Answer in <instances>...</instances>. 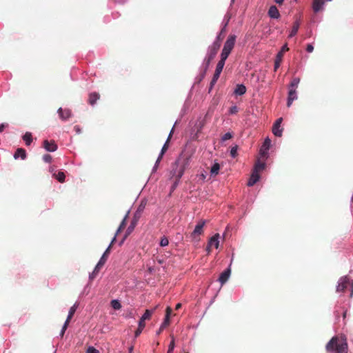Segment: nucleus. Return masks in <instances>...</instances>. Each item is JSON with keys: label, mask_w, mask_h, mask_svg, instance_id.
I'll return each instance as SVG.
<instances>
[{"label": "nucleus", "mask_w": 353, "mask_h": 353, "mask_svg": "<svg viewBox=\"0 0 353 353\" xmlns=\"http://www.w3.org/2000/svg\"><path fill=\"white\" fill-rule=\"evenodd\" d=\"M326 350L329 353H347V343L346 340L337 336L332 337L326 345Z\"/></svg>", "instance_id": "1"}, {"label": "nucleus", "mask_w": 353, "mask_h": 353, "mask_svg": "<svg viewBox=\"0 0 353 353\" xmlns=\"http://www.w3.org/2000/svg\"><path fill=\"white\" fill-rule=\"evenodd\" d=\"M190 164L189 158L184 156H180L175 161L172 170V176L177 178L180 181L184 174L185 170L188 168Z\"/></svg>", "instance_id": "2"}, {"label": "nucleus", "mask_w": 353, "mask_h": 353, "mask_svg": "<svg viewBox=\"0 0 353 353\" xmlns=\"http://www.w3.org/2000/svg\"><path fill=\"white\" fill-rule=\"evenodd\" d=\"M236 37L234 34L228 36L222 50L221 57L227 59L232 49L234 47Z\"/></svg>", "instance_id": "3"}, {"label": "nucleus", "mask_w": 353, "mask_h": 353, "mask_svg": "<svg viewBox=\"0 0 353 353\" xmlns=\"http://www.w3.org/2000/svg\"><path fill=\"white\" fill-rule=\"evenodd\" d=\"M205 224V221H199L194 230L190 234L189 236L192 241L199 242L200 241V236L203 234Z\"/></svg>", "instance_id": "4"}, {"label": "nucleus", "mask_w": 353, "mask_h": 353, "mask_svg": "<svg viewBox=\"0 0 353 353\" xmlns=\"http://www.w3.org/2000/svg\"><path fill=\"white\" fill-rule=\"evenodd\" d=\"M226 59H223V57H221V59L219 60V61L218 62L217 65H216V70H215V72L214 73V75H213V77L211 80V82H210V90L212 89L213 86L215 85V83H216V81H218L219 77H220V74L223 70V68L225 65V62Z\"/></svg>", "instance_id": "5"}, {"label": "nucleus", "mask_w": 353, "mask_h": 353, "mask_svg": "<svg viewBox=\"0 0 353 353\" xmlns=\"http://www.w3.org/2000/svg\"><path fill=\"white\" fill-rule=\"evenodd\" d=\"M115 241H116V236H114L110 245L106 249V250L104 252V253L103 254L102 256L101 257L99 261L97 264V265H96L97 270H100L104 265L105 262L107 261L108 257L110 254L111 246L112 245V244L114 243Z\"/></svg>", "instance_id": "6"}, {"label": "nucleus", "mask_w": 353, "mask_h": 353, "mask_svg": "<svg viewBox=\"0 0 353 353\" xmlns=\"http://www.w3.org/2000/svg\"><path fill=\"white\" fill-rule=\"evenodd\" d=\"M288 50H289V48H288L287 44H285L281 48V50L278 52V54H276L275 61H274V71H276L277 69L280 67L281 63L283 59V54Z\"/></svg>", "instance_id": "7"}, {"label": "nucleus", "mask_w": 353, "mask_h": 353, "mask_svg": "<svg viewBox=\"0 0 353 353\" xmlns=\"http://www.w3.org/2000/svg\"><path fill=\"white\" fill-rule=\"evenodd\" d=\"M172 133H173V128L172 129V130H171V132H170V134L168 136V138L166 142L164 143V145H163V148H162V149L161 150V152H160V154H159V157H158V158H157V159L156 161V163H155L154 167L153 168V170H157L159 163H160L161 159L163 158V156L164 155V154L167 151V150L168 148V143H169V141L170 140V138H171V137L172 135Z\"/></svg>", "instance_id": "8"}, {"label": "nucleus", "mask_w": 353, "mask_h": 353, "mask_svg": "<svg viewBox=\"0 0 353 353\" xmlns=\"http://www.w3.org/2000/svg\"><path fill=\"white\" fill-rule=\"evenodd\" d=\"M350 286V281L347 276L341 277L339 281V284L336 288L338 292H343Z\"/></svg>", "instance_id": "9"}, {"label": "nucleus", "mask_w": 353, "mask_h": 353, "mask_svg": "<svg viewBox=\"0 0 353 353\" xmlns=\"http://www.w3.org/2000/svg\"><path fill=\"white\" fill-rule=\"evenodd\" d=\"M220 41L215 40L214 43L210 46H209L207 54L214 58L220 48Z\"/></svg>", "instance_id": "10"}, {"label": "nucleus", "mask_w": 353, "mask_h": 353, "mask_svg": "<svg viewBox=\"0 0 353 353\" xmlns=\"http://www.w3.org/2000/svg\"><path fill=\"white\" fill-rule=\"evenodd\" d=\"M283 121L282 118H279L273 125L272 132L276 137H281L283 128H281V124Z\"/></svg>", "instance_id": "11"}, {"label": "nucleus", "mask_w": 353, "mask_h": 353, "mask_svg": "<svg viewBox=\"0 0 353 353\" xmlns=\"http://www.w3.org/2000/svg\"><path fill=\"white\" fill-rule=\"evenodd\" d=\"M270 144H271V141L269 138H266L260 149V155L262 157H266L267 154H268V151L270 149Z\"/></svg>", "instance_id": "12"}, {"label": "nucleus", "mask_w": 353, "mask_h": 353, "mask_svg": "<svg viewBox=\"0 0 353 353\" xmlns=\"http://www.w3.org/2000/svg\"><path fill=\"white\" fill-rule=\"evenodd\" d=\"M60 119L63 121H65L68 119L72 116V112L70 109L62 108H59L57 111Z\"/></svg>", "instance_id": "13"}, {"label": "nucleus", "mask_w": 353, "mask_h": 353, "mask_svg": "<svg viewBox=\"0 0 353 353\" xmlns=\"http://www.w3.org/2000/svg\"><path fill=\"white\" fill-rule=\"evenodd\" d=\"M43 148L48 152H54L57 150V145L55 143V141L52 140L50 141L48 140H44L43 142Z\"/></svg>", "instance_id": "14"}, {"label": "nucleus", "mask_w": 353, "mask_h": 353, "mask_svg": "<svg viewBox=\"0 0 353 353\" xmlns=\"http://www.w3.org/2000/svg\"><path fill=\"white\" fill-rule=\"evenodd\" d=\"M332 0H314L312 3V8L314 12L320 11L325 1H331Z\"/></svg>", "instance_id": "15"}, {"label": "nucleus", "mask_w": 353, "mask_h": 353, "mask_svg": "<svg viewBox=\"0 0 353 353\" xmlns=\"http://www.w3.org/2000/svg\"><path fill=\"white\" fill-rule=\"evenodd\" d=\"M230 273H231V270L230 268H228L226 270H225L221 274H220V276L219 278V281L221 283V284L223 285V284H225L228 279L230 278Z\"/></svg>", "instance_id": "16"}, {"label": "nucleus", "mask_w": 353, "mask_h": 353, "mask_svg": "<svg viewBox=\"0 0 353 353\" xmlns=\"http://www.w3.org/2000/svg\"><path fill=\"white\" fill-rule=\"evenodd\" d=\"M296 99H297V95H296V90H294V88L293 89L289 88L287 106L290 107L291 105L292 104V102Z\"/></svg>", "instance_id": "17"}, {"label": "nucleus", "mask_w": 353, "mask_h": 353, "mask_svg": "<svg viewBox=\"0 0 353 353\" xmlns=\"http://www.w3.org/2000/svg\"><path fill=\"white\" fill-rule=\"evenodd\" d=\"M260 179L259 173L256 171H252L250 178L248 182V186H253Z\"/></svg>", "instance_id": "18"}, {"label": "nucleus", "mask_w": 353, "mask_h": 353, "mask_svg": "<svg viewBox=\"0 0 353 353\" xmlns=\"http://www.w3.org/2000/svg\"><path fill=\"white\" fill-rule=\"evenodd\" d=\"M219 234H216L213 236H212L208 241L209 247L214 246L215 248L217 249L219 245Z\"/></svg>", "instance_id": "19"}, {"label": "nucleus", "mask_w": 353, "mask_h": 353, "mask_svg": "<svg viewBox=\"0 0 353 353\" xmlns=\"http://www.w3.org/2000/svg\"><path fill=\"white\" fill-rule=\"evenodd\" d=\"M100 99V94L98 92H94L89 94L88 103L91 105H94L97 100Z\"/></svg>", "instance_id": "20"}, {"label": "nucleus", "mask_w": 353, "mask_h": 353, "mask_svg": "<svg viewBox=\"0 0 353 353\" xmlns=\"http://www.w3.org/2000/svg\"><path fill=\"white\" fill-rule=\"evenodd\" d=\"M268 14L271 18L278 19L280 17L279 12L275 6H272L269 10Z\"/></svg>", "instance_id": "21"}, {"label": "nucleus", "mask_w": 353, "mask_h": 353, "mask_svg": "<svg viewBox=\"0 0 353 353\" xmlns=\"http://www.w3.org/2000/svg\"><path fill=\"white\" fill-rule=\"evenodd\" d=\"M265 168V163L263 161H261L259 159L257 160L256 163L254 165V171H256V172L259 173V172L263 170Z\"/></svg>", "instance_id": "22"}, {"label": "nucleus", "mask_w": 353, "mask_h": 353, "mask_svg": "<svg viewBox=\"0 0 353 353\" xmlns=\"http://www.w3.org/2000/svg\"><path fill=\"white\" fill-rule=\"evenodd\" d=\"M14 159L21 157V159H25L26 157V150L23 148H18L14 154Z\"/></svg>", "instance_id": "23"}, {"label": "nucleus", "mask_w": 353, "mask_h": 353, "mask_svg": "<svg viewBox=\"0 0 353 353\" xmlns=\"http://www.w3.org/2000/svg\"><path fill=\"white\" fill-rule=\"evenodd\" d=\"M245 92H246V88L243 84L237 85L234 90V93L236 95H243V94L245 93Z\"/></svg>", "instance_id": "24"}, {"label": "nucleus", "mask_w": 353, "mask_h": 353, "mask_svg": "<svg viewBox=\"0 0 353 353\" xmlns=\"http://www.w3.org/2000/svg\"><path fill=\"white\" fill-rule=\"evenodd\" d=\"M299 26H300L299 22L298 21H296L293 24L291 32L289 34V37H292L296 34V33L299 30Z\"/></svg>", "instance_id": "25"}, {"label": "nucleus", "mask_w": 353, "mask_h": 353, "mask_svg": "<svg viewBox=\"0 0 353 353\" xmlns=\"http://www.w3.org/2000/svg\"><path fill=\"white\" fill-rule=\"evenodd\" d=\"M220 170V165L219 163H214L210 170L211 176H216Z\"/></svg>", "instance_id": "26"}, {"label": "nucleus", "mask_w": 353, "mask_h": 353, "mask_svg": "<svg viewBox=\"0 0 353 353\" xmlns=\"http://www.w3.org/2000/svg\"><path fill=\"white\" fill-rule=\"evenodd\" d=\"M157 307V306L155 307L153 310H146L145 313L141 316V319H143L144 321L150 319L154 311L156 310Z\"/></svg>", "instance_id": "27"}, {"label": "nucleus", "mask_w": 353, "mask_h": 353, "mask_svg": "<svg viewBox=\"0 0 353 353\" xmlns=\"http://www.w3.org/2000/svg\"><path fill=\"white\" fill-rule=\"evenodd\" d=\"M23 141L27 145H30L32 141V137L30 132H26L23 137Z\"/></svg>", "instance_id": "28"}, {"label": "nucleus", "mask_w": 353, "mask_h": 353, "mask_svg": "<svg viewBox=\"0 0 353 353\" xmlns=\"http://www.w3.org/2000/svg\"><path fill=\"white\" fill-rule=\"evenodd\" d=\"M299 82H300V79L299 78H298V77L294 78L292 80V81H291V83H290V84L289 85V88L290 89H293L294 88V90H296L298 88Z\"/></svg>", "instance_id": "29"}, {"label": "nucleus", "mask_w": 353, "mask_h": 353, "mask_svg": "<svg viewBox=\"0 0 353 353\" xmlns=\"http://www.w3.org/2000/svg\"><path fill=\"white\" fill-rule=\"evenodd\" d=\"M110 305L114 310H119L121 307V305L118 300H112Z\"/></svg>", "instance_id": "30"}, {"label": "nucleus", "mask_w": 353, "mask_h": 353, "mask_svg": "<svg viewBox=\"0 0 353 353\" xmlns=\"http://www.w3.org/2000/svg\"><path fill=\"white\" fill-rule=\"evenodd\" d=\"M214 59V57H212V56H210L208 54L206 55L205 59H204V63H205V69L207 70L210 62Z\"/></svg>", "instance_id": "31"}, {"label": "nucleus", "mask_w": 353, "mask_h": 353, "mask_svg": "<svg viewBox=\"0 0 353 353\" xmlns=\"http://www.w3.org/2000/svg\"><path fill=\"white\" fill-rule=\"evenodd\" d=\"M65 178V175L63 172H59L57 174H56V179L61 183L64 182Z\"/></svg>", "instance_id": "32"}, {"label": "nucleus", "mask_w": 353, "mask_h": 353, "mask_svg": "<svg viewBox=\"0 0 353 353\" xmlns=\"http://www.w3.org/2000/svg\"><path fill=\"white\" fill-rule=\"evenodd\" d=\"M125 221H126V217H125L123 219V221H121L114 236L117 237V236L119 234V233L125 227V225H126Z\"/></svg>", "instance_id": "33"}, {"label": "nucleus", "mask_w": 353, "mask_h": 353, "mask_svg": "<svg viewBox=\"0 0 353 353\" xmlns=\"http://www.w3.org/2000/svg\"><path fill=\"white\" fill-rule=\"evenodd\" d=\"M174 345H174V339L173 336H172V341L169 345L168 350L167 353H173Z\"/></svg>", "instance_id": "34"}, {"label": "nucleus", "mask_w": 353, "mask_h": 353, "mask_svg": "<svg viewBox=\"0 0 353 353\" xmlns=\"http://www.w3.org/2000/svg\"><path fill=\"white\" fill-rule=\"evenodd\" d=\"M169 243V241H168V239L165 236H163L161 239V241H160V245L161 247H165V246H167Z\"/></svg>", "instance_id": "35"}, {"label": "nucleus", "mask_w": 353, "mask_h": 353, "mask_svg": "<svg viewBox=\"0 0 353 353\" xmlns=\"http://www.w3.org/2000/svg\"><path fill=\"white\" fill-rule=\"evenodd\" d=\"M170 325V319H168V316H165L163 322L161 323V328L165 329L166 327H168Z\"/></svg>", "instance_id": "36"}, {"label": "nucleus", "mask_w": 353, "mask_h": 353, "mask_svg": "<svg viewBox=\"0 0 353 353\" xmlns=\"http://www.w3.org/2000/svg\"><path fill=\"white\" fill-rule=\"evenodd\" d=\"M77 307H78V304L77 303H75L74 304L70 309L69 310V314L70 315H72L73 316V315L74 314L77 309Z\"/></svg>", "instance_id": "37"}, {"label": "nucleus", "mask_w": 353, "mask_h": 353, "mask_svg": "<svg viewBox=\"0 0 353 353\" xmlns=\"http://www.w3.org/2000/svg\"><path fill=\"white\" fill-rule=\"evenodd\" d=\"M237 148L238 147L236 145L232 147L230 150V155L232 157L235 158L237 155Z\"/></svg>", "instance_id": "38"}, {"label": "nucleus", "mask_w": 353, "mask_h": 353, "mask_svg": "<svg viewBox=\"0 0 353 353\" xmlns=\"http://www.w3.org/2000/svg\"><path fill=\"white\" fill-rule=\"evenodd\" d=\"M52 156L50 154H44L43 156V160L46 163H50L52 161Z\"/></svg>", "instance_id": "39"}, {"label": "nucleus", "mask_w": 353, "mask_h": 353, "mask_svg": "<svg viewBox=\"0 0 353 353\" xmlns=\"http://www.w3.org/2000/svg\"><path fill=\"white\" fill-rule=\"evenodd\" d=\"M229 112L231 114H234L238 112V108L236 105L232 106Z\"/></svg>", "instance_id": "40"}, {"label": "nucleus", "mask_w": 353, "mask_h": 353, "mask_svg": "<svg viewBox=\"0 0 353 353\" xmlns=\"http://www.w3.org/2000/svg\"><path fill=\"white\" fill-rule=\"evenodd\" d=\"M86 353H99V351L95 349L94 347H89L86 351Z\"/></svg>", "instance_id": "41"}, {"label": "nucleus", "mask_w": 353, "mask_h": 353, "mask_svg": "<svg viewBox=\"0 0 353 353\" xmlns=\"http://www.w3.org/2000/svg\"><path fill=\"white\" fill-rule=\"evenodd\" d=\"M232 137V134H231L230 132H227V133H225V134L223 136V137H222V140H223V141H227V140H228V139H230Z\"/></svg>", "instance_id": "42"}, {"label": "nucleus", "mask_w": 353, "mask_h": 353, "mask_svg": "<svg viewBox=\"0 0 353 353\" xmlns=\"http://www.w3.org/2000/svg\"><path fill=\"white\" fill-rule=\"evenodd\" d=\"M99 270H97L96 267H95L94 270H93V272L90 275V279H93L96 276V275L98 274Z\"/></svg>", "instance_id": "43"}, {"label": "nucleus", "mask_w": 353, "mask_h": 353, "mask_svg": "<svg viewBox=\"0 0 353 353\" xmlns=\"http://www.w3.org/2000/svg\"><path fill=\"white\" fill-rule=\"evenodd\" d=\"M145 321H144L143 319H142L141 318L140 319L139 321V325L138 327H139L140 328H143L144 329V327H145Z\"/></svg>", "instance_id": "44"}, {"label": "nucleus", "mask_w": 353, "mask_h": 353, "mask_svg": "<svg viewBox=\"0 0 353 353\" xmlns=\"http://www.w3.org/2000/svg\"><path fill=\"white\" fill-rule=\"evenodd\" d=\"M172 313V308L170 307H167L165 310V316H168L170 319V314Z\"/></svg>", "instance_id": "45"}, {"label": "nucleus", "mask_w": 353, "mask_h": 353, "mask_svg": "<svg viewBox=\"0 0 353 353\" xmlns=\"http://www.w3.org/2000/svg\"><path fill=\"white\" fill-rule=\"evenodd\" d=\"M143 330V328H140L139 327H138V328L137 329V330L134 332L135 337H138L142 332Z\"/></svg>", "instance_id": "46"}, {"label": "nucleus", "mask_w": 353, "mask_h": 353, "mask_svg": "<svg viewBox=\"0 0 353 353\" xmlns=\"http://www.w3.org/2000/svg\"><path fill=\"white\" fill-rule=\"evenodd\" d=\"M198 177L199 180L204 181L206 178V174L204 172H202L198 175Z\"/></svg>", "instance_id": "47"}, {"label": "nucleus", "mask_w": 353, "mask_h": 353, "mask_svg": "<svg viewBox=\"0 0 353 353\" xmlns=\"http://www.w3.org/2000/svg\"><path fill=\"white\" fill-rule=\"evenodd\" d=\"M68 326V325L63 324V327H62V330H61V332H60V336H61V337L64 335V333H65V330H67Z\"/></svg>", "instance_id": "48"}, {"label": "nucleus", "mask_w": 353, "mask_h": 353, "mask_svg": "<svg viewBox=\"0 0 353 353\" xmlns=\"http://www.w3.org/2000/svg\"><path fill=\"white\" fill-rule=\"evenodd\" d=\"M306 50L307 52H312L314 50V47L312 44H307Z\"/></svg>", "instance_id": "49"}, {"label": "nucleus", "mask_w": 353, "mask_h": 353, "mask_svg": "<svg viewBox=\"0 0 353 353\" xmlns=\"http://www.w3.org/2000/svg\"><path fill=\"white\" fill-rule=\"evenodd\" d=\"M72 318V316L68 314V317H67L66 321H65L64 324L68 325Z\"/></svg>", "instance_id": "50"}, {"label": "nucleus", "mask_w": 353, "mask_h": 353, "mask_svg": "<svg viewBox=\"0 0 353 353\" xmlns=\"http://www.w3.org/2000/svg\"><path fill=\"white\" fill-rule=\"evenodd\" d=\"M8 123H1L0 124V132H3V130L8 127Z\"/></svg>", "instance_id": "51"}, {"label": "nucleus", "mask_w": 353, "mask_h": 353, "mask_svg": "<svg viewBox=\"0 0 353 353\" xmlns=\"http://www.w3.org/2000/svg\"><path fill=\"white\" fill-rule=\"evenodd\" d=\"M180 181H178L177 180V178H175V181L172 187V190H174L176 187L178 185V184L179 183Z\"/></svg>", "instance_id": "52"}, {"label": "nucleus", "mask_w": 353, "mask_h": 353, "mask_svg": "<svg viewBox=\"0 0 353 353\" xmlns=\"http://www.w3.org/2000/svg\"><path fill=\"white\" fill-rule=\"evenodd\" d=\"M133 229H134V223H132V225H130L128 228V230H127L128 234H129Z\"/></svg>", "instance_id": "53"}, {"label": "nucleus", "mask_w": 353, "mask_h": 353, "mask_svg": "<svg viewBox=\"0 0 353 353\" xmlns=\"http://www.w3.org/2000/svg\"><path fill=\"white\" fill-rule=\"evenodd\" d=\"M164 329L163 328H161V327L160 326L159 329L157 331V335H159L161 334V333L162 332V331Z\"/></svg>", "instance_id": "54"}, {"label": "nucleus", "mask_w": 353, "mask_h": 353, "mask_svg": "<svg viewBox=\"0 0 353 353\" xmlns=\"http://www.w3.org/2000/svg\"><path fill=\"white\" fill-rule=\"evenodd\" d=\"M157 261L158 262V263L159 264H162L163 263L164 261L163 259H159V258H157Z\"/></svg>", "instance_id": "55"}, {"label": "nucleus", "mask_w": 353, "mask_h": 353, "mask_svg": "<svg viewBox=\"0 0 353 353\" xmlns=\"http://www.w3.org/2000/svg\"><path fill=\"white\" fill-rule=\"evenodd\" d=\"M181 307V303H177L175 307V310H179Z\"/></svg>", "instance_id": "56"}, {"label": "nucleus", "mask_w": 353, "mask_h": 353, "mask_svg": "<svg viewBox=\"0 0 353 353\" xmlns=\"http://www.w3.org/2000/svg\"><path fill=\"white\" fill-rule=\"evenodd\" d=\"M283 1H284V0H274V1H275L276 3L279 4V5H281V4L283 3Z\"/></svg>", "instance_id": "57"}, {"label": "nucleus", "mask_w": 353, "mask_h": 353, "mask_svg": "<svg viewBox=\"0 0 353 353\" xmlns=\"http://www.w3.org/2000/svg\"><path fill=\"white\" fill-rule=\"evenodd\" d=\"M221 39H222V38H221V32H220V34L218 35V37H217L216 40H219L221 42Z\"/></svg>", "instance_id": "58"}, {"label": "nucleus", "mask_w": 353, "mask_h": 353, "mask_svg": "<svg viewBox=\"0 0 353 353\" xmlns=\"http://www.w3.org/2000/svg\"><path fill=\"white\" fill-rule=\"evenodd\" d=\"M211 248H212V247H209V243H208V244L207 249H206V250H207V252H208V254L211 252Z\"/></svg>", "instance_id": "59"}, {"label": "nucleus", "mask_w": 353, "mask_h": 353, "mask_svg": "<svg viewBox=\"0 0 353 353\" xmlns=\"http://www.w3.org/2000/svg\"><path fill=\"white\" fill-rule=\"evenodd\" d=\"M74 129L76 130V131L77 132H80V129H79V126H74Z\"/></svg>", "instance_id": "60"}, {"label": "nucleus", "mask_w": 353, "mask_h": 353, "mask_svg": "<svg viewBox=\"0 0 353 353\" xmlns=\"http://www.w3.org/2000/svg\"><path fill=\"white\" fill-rule=\"evenodd\" d=\"M132 350H133V347H131L130 348V350H129L130 353H132Z\"/></svg>", "instance_id": "61"}, {"label": "nucleus", "mask_w": 353, "mask_h": 353, "mask_svg": "<svg viewBox=\"0 0 353 353\" xmlns=\"http://www.w3.org/2000/svg\"><path fill=\"white\" fill-rule=\"evenodd\" d=\"M351 288H352V292H351V296H352L353 294V287L352 286Z\"/></svg>", "instance_id": "62"}, {"label": "nucleus", "mask_w": 353, "mask_h": 353, "mask_svg": "<svg viewBox=\"0 0 353 353\" xmlns=\"http://www.w3.org/2000/svg\"><path fill=\"white\" fill-rule=\"evenodd\" d=\"M224 30H225V28H223L221 30V34L223 33V32H224Z\"/></svg>", "instance_id": "63"}, {"label": "nucleus", "mask_w": 353, "mask_h": 353, "mask_svg": "<svg viewBox=\"0 0 353 353\" xmlns=\"http://www.w3.org/2000/svg\"><path fill=\"white\" fill-rule=\"evenodd\" d=\"M185 353H188V352H185Z\"/></svg>", "instance_id": "64"}]
</instances>
